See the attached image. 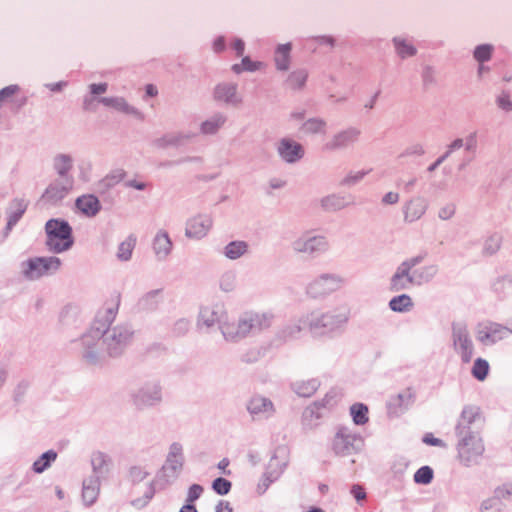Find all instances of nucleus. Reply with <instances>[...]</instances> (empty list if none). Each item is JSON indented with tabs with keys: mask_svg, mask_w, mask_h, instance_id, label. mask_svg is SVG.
Wrapping results in <instances>:
<instances>
[{
	"mask_svg": "<svg viewBox=\"0 0 512 512\" xmlns=\"http://www.w3.org/2000/svg\"><path fill=\"white\" fill-rule=\"evenodd\" d=\"M100 482L97 478H89L83 482L82 498L86 505H92L98 498Z\"/></svg>",
	"mask_w": 512,
	"mask_h": 512,
	"instance_id": "nucleus-12",
	"label": "nucleus"
},
{
	"mask_svg": "<svg viewBox=\"0 0 512 512\" xmlns=\"http://www.w3.org/2000/svg\"><path fill=\"white\" fill-rule=\"evenodd\" d=\"M232 47L236 51L237 56L243 55L245 44L241 39H235L232 43Z\"/></svg>",
	"mask_w": 512,
	"mask_h": 512,
	"instance_id": "nucleus-50",
	"label": "nucleus"
},
{
	"mask_svg": "<svg viewBox=\"0 0 512 512\" xmlns=\"http://www.w3.org/2000/svg\"><path fill=\"white\" fill-rule=\"evenodd\" d=\"M346 438H347V436H345L344 433H342V432L337 433L335 436V440H334L335 447H338L341 443H343Z\"/></svg>",
	"mask_w": 512,
	"mask_h": 512,
	"instance_id": "nucleus-58",
	"label": "nucleus"
},
{
	"mask_svg": "<svg viewBox=\"0 0 512 512\" xmlns=\"http://www.w3.org/2000/svg\"><path fill=\"white\" fill-rule=\"evenodd\" d=\"M134 246H135L134 239L129 238L126 241L122 242L118 249V257L121 260H128L132 255Z\"/></svg>",
	"mask_w": 512,
	"mask_h": 512,
	"instance_id": "nucleus-34",
	"label": "nucleus"
},
{
	"mask_svg": "<svg viewBox=\"0 0 512 512\" xmlns=\"http://www.w3.org/2000/svg\"><path fill=\"white\" fill-rule=\"evenodd\" d=\"M91 464L95 472L103 473L108 470L109 460L104 453L97 451L92 454Z\"/></svg>",
	"mask_w": 512,
	"mask_h": 512,
	"instance_id": "nucleus-24",
	"label": "nucleus"
},
{
	"mask_svg": "<svg viewBox=\"0 0 512 512\" xmlns=\"http://www.w3.org/2000/svg\"><path fill=\"white\" fill-rule=\"evenodd\" d=\"M419 258H413L403 262L391 279L390 289L394 292L406 289L411 284H421L432 275L430 269H417Z\"/></svg>",
	"mask_w": 512,
	"mask_h": 512,
	"instance_id": "nucleus-1",
	"label": "nucleus"
},
{
	"mask_svg": "<svg viewBox=\"0 0 512 512\" xmlns=\"http://www.w3.org/2000/svg\"><path fill=\"white\" fill-rule=\"evenodd\" d=\"M461 146H462V140L461 139L455 140L453 142V144L451 145L452 148H460Z\"/></svg>",
	"mask_w": 512,
	"mask_h": 512,
	"instance_id": "nucleus-63",
	"label": "nucleus"
},
{
	"mask_svg": "<svg viewBox=\"0 0 512 512\" xmlns=\"http://www.w3.org/2000/svg\"><path fill=\"white\" fill-rule=\"evenodd\" d=\"M182 466V457L180 454L171 453L169 458L167 459L166 464L164 465V471L168 470H176L177 468Z\"/></svg>",
	"mask_w": 512,
	"mask_h": 512,
	"instance_id": "nucleus-41",
	"label": "nucleus"
},
{
	"mask_svg": "<svg viewBox=\"0 0 512 512\" xmlns=\"http://www.w3.org/2000/svg\"><path fill=\"white\" fill-rule=\"evenodd\" d=\"M425 211V204L422 200H413L410 201L405 210V218L409 221H414L424 213Z\"/></svg>",
	"mask_w": 512,
	"mask_h": 512,
	"instance_id": "nucleus-21",
	"label": "nucleus"
},
{
	"mask_svg": "<svg viewBox=\"0 0 512 512\" xmlns=\"http://www.w3.org/2000/svg\"><path fill=\"white\" fill-rule=\"evenodd\" d=\"M197 225L199 227H196V225L194 224V237H202L210 229L211 220L208 218L199 217L197 219Z\"/></svg>",
	"mask_w": 512,
	"mask_h": 512,
	"instance_id": "nucleus-40",
	"label": "nucleus"
},
{
	"mask_svg": "<svg viewBox=\"0 0 512 512\" xmlns=\"http://www.w3.org/2000/svg\"><path fill=\"white\" fill-rule=\"evenodd\" d=\"M512 334V331L498 323H488L481 325L477 332V339L484 345H491Z\"/></svg>",
	"mask_w": 512,
	"mask_h": 512,
	"instance_id": "nucleus-4",
	"label": "nucleus"
},
{
	"mask_svg": "<svg viewBox=\"0 0 512 512\" xmlns=\"http://www.w3.org/2000/svg\"><path fill=\"white\" fill-rule=\"evenodd\" d=\"M324 122L318 119H310L304 123L302 129L307 134L320 133L324 130Z\"/></svg>",
	"mask_w": 512,
	"mask_h": 512,
	"instance_id": "nucleus-37",
	"label": "nucleus"
},
{
	"mask_svg": "<svg viewBox=\"0 0 512 512\" xmlns=\"http://www.w3.org/2000/svg\"><path fill=\"white\" fill-rule=\"evenodd\" d=\"M76 207L86 216H95L100 208L98 198L92 194L82 195L76 200Z\"/></svg>",
	"mask_w": 512,
	"mask_h": 512,
	"instance_id": "nucleus-9",
	"label": "nucleus"
},
{
	"mask_svg": "<svg viewBox=\"0 0 512 512\" xmlns=\"http://www.w3.org/2000/svg\"><path fill=\"white\" fill-rule=\"evenodd\" d=\"M318 389V382L316 380H308L297 383L296 392L303 397L312 396Z\"/></svg>",
	"mask_w": 512,
	"mask_h": 512,
	"instance_id": "nucleus-27",
	"label": "nucleus"
},
{
	"mask_svg": "<svg viewBox=\"0 0 512 512\" xmlns=\"http://www.w3.org/2000/svg\"><path fill=\"white\" fill-rule=\"evenodd\" d=\"M251 316V321L253 322V327L255 331H262L271 327L273 323L274 316L269 312H252L249 313Z\"/></svg>",
	"mask_w": 512,
	"mask_h": 512,
	"instance_id": "nucleus-16",
	"label": "nucleus"
},
{
	"mask_svg": "<svg viewBox=\"0 0 512 512\" xmlns=\"http://www.w3.org/2000/svg\"><path fill=\"white\" fill-rule=\"evenodd\" d=\"M483 451L484 446L481 439L472 434L463 438L458 445L459 456L465 462H471L480 456Z\"/></svg>",
	"mask_w": 512,
	"mask_h": 512,
	"instance_id": "nucleus-6",
	"label": "nucleus"
},
{
	"mask_svg": "<svg viewBox=\"0 0 512 512\" xmlns=\"http://www.w3.org/2000/svg\"><path fill=\"white\" fill-rule=\"evenodd\" d=\"M53 166L61 177H66L72 169V159L68 155L59 154L54 158Z\"/></svg>",
	"mask_w": 512,
	"mask_h": 512,
	"instance_id": "nucleus-20",
	"label": "nucleus"
},
{
	"mask_svg": "<svg viewBox=\"0 0 512 512\" xmlns=\"http://www.w3.org/2000/svg\"><path fill=\"white\" fill-rule=\"evenodd\" d=\"M65 85H66V83H64V82H58V83L48 84L47 87L51 91H60Z\"/></svg>",
	"mask_w": 512,
	"mask_h": 512,
	"instance_id": "nucleus-59",
	"label": "nucleus"
},
{
	"mask_svg": "<svg viewBox=\"0 0 512 512\" xmlns=\"http://www.w3.org/2000/svg\"><path fill=\"white\" fill-rule=\"evenodd\" d=\"M262 67L261 62H253L249 57H244L241 64H234L232 70L239 74L242 71H255Z\"/></svg>",
	"mask_w": 512,
	"mask_h": 512,
	"instance_id": "nucleus-29",
	"label": "nucleus"
},
{
	"mask_svg": "<svg viewBox=\"0 0 512 512\" xmlns=\"http://www.w3.org/2000/svg\"><path fill=\"white\" fill-rule=\"evenodd\" d=\"M113 305H114L113 308L108 309V315L106 317L107 322H111L113 320L115 313L118 309V306H119V297L118 296H115V298L113 299Z\"/></svg>",
	"mask_w": 512,
	"mask_h": 512,
	"instance_id": "nucleus-49",
	"label": "nucleus"
},
{
	"mask_svg": "<svg viewBox=\"0 0 512 512\" xmlns=\"http://www.w3.org/2000/svg\"><path fill=\"white\" fill-rule=\"evenodd\" d=\"M455 212V207L452 204H448L439 211V216L442 219H449Z\"/></svg>",
	"mask_w": 512,
	"mask_h": 512,
	"instance_id": "nucleus-45",
	"label": "nucleus"
},
{
	"mask_svg": "<svg viewBox=\"0 0 512 512\" xmlns=\"http://www.w3.org/2000/svg\"><path fill=\"white\" fill-rule=\"evenodd\" d=\"M72 188V180L66 179L65 185H50L44 194V197L48 199L49 201H56L59 199H62L68 191Z\"/></svg>",
	"mask_w": 512,
	"mask_h": 512,
	"instance_id": "nucleus-15",
	"label": "nucleus"
},
{
	"mask_svg": "<svg viewBox=\"0 0 512 512\" xmlns=\"http://www.w3.org/2000/svg\"><path fill=\"white\" fill-rule=\"evenodd\" d=\"M154 250L157 256L165 257L169 254L172 243L166 233H158L154 239Z\"/></svg>",
	"mask_w": 512,
	"mask_h": 512,
	"instance_id": "nucleus-17",
	"label": "nucleus"
},
{
	"mask_svg": "<svg viewBox=\"0 0 512 512\" xmlns=\"http://www.w3.org/2000/svg\"><path fill=\"white\" fill-rule=\"evenodd\" d=\"M180 512H192V487L189 489L187 503L181 508Z\"/></svg>",
	"mask_w": 512,
	"mask_h": 512,
	"instance_id": "nucleus-55",
	"label": "nucleus"
},
{
	"mask_svg": "<svg viewBox=\"0 0 512 512\" xmlns=\"http://www.w3.org/2000/svg\"><path fill=\"white\" fill-rule=\"evenodd\" d=\"M20 91V87L16 84L9 85L0 90V106L10 101L18 92Z\"/></svg>",
	"mask_w": 512,
	"mask_h": 512,
	"instance_id": "nucleus-38",
	"label": "nucleus"
},
{
	"mask_svg": "<svg viewBox=\"0 0 512 512\" xmlns=\"http://www.w3.org/2000/svg\"><path fill=\"white\" fill-rule=\"evenodd\" d=\"M307 80V73L304 71H295L293 72L289 78L288 83L289 86L293 89L301 88Z\"/></svg>",
	"mask_w": 512,
	"mask_h": 512,
	"instance_id": "nucleus-36",
	"label": "nucleus"
},
{
	"mask_svg": "<svg viewBox=\"0 0 512 512\" xmlns=\"http://www.w3.org/2000/svg\"><path fill=\"white\" fill-rule=\"evenodd\" d=\"M493 50H494V48L490 44L479 45L474 50V58L479 63H484V62L490 60Z\"/></svg>",
	"mask_w": 512,
	"mask_h": 512,
	"instance_id": "nucleus-30",
	"label": "nucleus"
},
{
	"mask_svg": "<svg viewBox=\"0 0 512 512\" xmlns=\"http://www.w3.org/2000/svg\"><path fill=\"white\" fill-rule=\"evenodd\" d=\"M413 302L410 296L402 294L392 298L389 307L395 312H405L412 308Z\"/></svg>",
	"mask_w": 512,
	"mask_h": 512,
	"instance_id": "nucleus-19",
	"label": "nucleus"
},
{
	"mask_svg": "<svg viewBox=\"0 0 512 512\" xmlns=\"http://www.w3.org/2000/svg\"><path fill=\"white\" fill-rule=\"evenodd\" d=\"M215 99L218 101H222L225 103H237L238 97H237V87L235 84L231 83H223L219 84L215 88L214 92Z\"/></svg>",
	"mask_w": 512,
	"mask_h": 512,
	"instance_id": "nucleus-11",
	"label": "nucleus"
},
{
	"mask_svg": "<svg viewBox=\"0 0 512 512\" xmlns=\"http://www.w3.org/2000/svg\"><path fill=\"white\" fill-rule=\"evenodd\" d=\"M356 137V133L354 131H348L340 133L335 137L333 142L329 144L330 148H337L341 146L347 145L350 141H352Z\"/></svg>",
	"mask_w": 512,
	"mask_h": 512,
	"instance_id": "nucleus-33",
	"label": "nucleus"
},
{
	"mask_svg": "<svg viewBox=\"0 0 512 512\" xmlns=\"http://www.w3.org/2000/svg\"><path fill=\"white\" fill-rule=\"evenodd\" d=\"M335 397L333 395H326L322 400L321 405L323 407H332L335 404Z\"/></svg>",
	"mask_w": 512,
	"mask_h": 512,
	"instance_id": "nucleus-57",
	"label": "nucleus"
},
{
	"mask_svg": "<svg viewBox=\"0 0 512 512\" xmlns=\"http://www.w3.org/2000/svg\"><path fill=\"white\" fill-rule=\"evenodd\" d=\"M280 156L287 162H295L303 156L302 146L292 140L283 139L278 147Z\"/></svg>",
	"mask_w": 512,
	"mask_h": 512,
	"instance_id": "nucleus-8",
	"label": "nucleus"
},
{
	"mask_svg": "<svg viewBox=\"0 0 512 512\" xmlns=\"http://www.w3.org/2000/svg\"><path fill=\"white\" fill-rule=\"evenodd\" d=\"M45 230L46 245L50 251L61 253L72 246V229L67 222L51 219L46 223Z\"/></svg>",
	"mask_w": 512,
	"mask_h": 512,
	"instance_id": "nucleus-2",
	"label": "nucleus"
},
{
	"mask_svg": "<svg viewBox=\"0 0 512 512\" xmlns=\"http://www.w3.org/2000/svg\"><path fill=\"white\" fill-rule=\"evenodd\" d=\"M55 492H56V495H57L58 499H60V500H63V499H64V497H65V493H64V491H63V489H62V488H60V487H58V486H57V487L55 488Z\"/></svg>",
	"mask_w": 512,
	"mask_h": 512,
	"instance_id": "nucleus-61",
	"label": "nucleus"
},
{
	"mask_svg": "<svg viewBox=\"0 0 512 512\" xmlns=\"http://www.w3.org/2000/svg\"><path fill=\"white\" fill-rule=\"evenodd\" d=\"M350 414L356 425H364L368 422V407L362 403H355L350 407Z\"/></svg>",
	"mask_w": 512,
	"mask_h": 512,
	"instance_id": "nucleus-18",
	"label": "nucleus"
},
{
	"mask_svg": "<svg viewBox=\"0 0 512 512\" xmlns=\"http://www.w3.org/2000/svg\"><path fill=\"white\" fill-rule=\"evenodd\" d=\"M216 512H232L230 503L227 501H220L216 506Z\"/></svg>",
	"mask_w": 512,
	"mask_h": 512,
	"instance_id": "nucleus-54",
	"label": "nucleus"
},
{
	"mask_svg": "<svg viewBox=\"0 0 512 512\" xmlns=\"http://www.w3.org/2000/svg\"><path fill=\"white\" fill-rule=\"evenodd\" d=\"M325 318H326V316H324V315L317 316V315L312 314L310 319H308L306 322L310 329H316V328L325 327L328 325V323L324 321Z\"/></svg>",
	"mask_w": 512,
	"mask_h": 512,
	"instance_id": "nucleus-43",
	"label": "nucleus"
},
{
	"mask_svg": "<svg viewBox=\"0 0 512 512\" xmlns=\"http://www.w3.org/2000/svg\"><path fill=\"white\" fill-rule=\"evenodd\" d=\"M510 495V491L505 487H498L495 492L494 496L488 500H486L483 503L484 509H490L496 506V500L505 498Z\"/></svg>",
	"mask_w": 512,
	"mask_h": 512,
	"instance_id": "nucleus-35",
	"label": "nucleus"
},
{
	"mask_svg": "<svg viewBox=\"0 0 512 512\" xmlns=\"http://www.w3.org/2000/svg\"><path fill=\"white\" fill-rule=\"evenodd\" d=\"M247 251V244L243 241H234L225 247V255L230 259H237Z\"/></svg>",
	"mask_w": 512,
	"mask_h": 512,
	"instance_id": "nucleus-23",
	"label": "nucleus"
},
{
	"mask_svg": "<svg viewBox=\"0 0 512 512\" xmlns=\"http://www.w3.org/2000/svg\"><path fill=\"white\" fill-rule=\"evenodd\" d=\"M446 156L447 154L443 157H440L433 165L429 167V171H433L438 165H440Z\"/></svg>",
	"mask_w": 512,
	"mask_h": 512,
	"instance_id": "nucleus-62",
	"label": "nucleus"
},
{
	"mask_svg": "<svg viewBox=\"0 0 512 512\" xmlns=\"http://www.w3.org/2000/svg\"><path fill=\"white\" fill-rule=\"evenodd\" d=\"M398 200H399V195H398V193H395V192H388L383 197V203H385V204H395L398 202Z\"/></svg>",
	"mask_w": 512,
	"mask_h": 512,
	"instance_id": "nucleus-52",
	"label": "nucleus"
},
{
	"mask_svg": "<svg viewBox=\"0 0 512 512\" xmlns=\"http://www.w3.org/2000/svg\"><path fill=\"white\" fill-rule=\"evenodd\" d=\"M394 44L398 55L402 58L413 56L416 53V48L404 39L395 38Z\"/></svg>",
	"mask_w": 512,
	"mask_h": 512,
	"instance_id": "nucleus-26",
	"label": "nucleus"
},
{
	"mask_svg": "<svg viewBox=\"0 0 512 512\" xmlns=\"http://www.w3.org/2000/svg\"><path fill=\"white\" fill-rule=\"evenodd\" d=\"M292 46L290 43L279 45L274 54V61L276 68L281 71H286L290 65V54Z\"/></svg>",
	"mask_w": 512,
	"mask_h": 512,
	"instance_id": "nucleus-13",
	"label": "nucleus"
},
{
	"mask_svg": "<svg viewBox=\"0 0 512 512\" xmlns=\"http://www.w3.org/2000/svg\"><path fill=\"white\" fill-rule=\"evenodd\" d=\"M323 206L326 209H337L341 207L340 203H336V199L333 197L323 200Z\"/></svg>",
	"mask_w": 512,
	"mask_h": 512,
	"instance_id": "nucleus-53",
	"label": "nucleus"
},
{
	"mask_svg": "<svg viewBox=\"0 0 512 512\" xmlns=\"http://www.w3.org/2000/svg\"><path fill=\"white\" fill-rule=\"evenodd\" d=\"M423 442L431 446H444L443 441L434 437L431 433H428L424 436Z\"/></svg>",
	"mask_w": 512,
	"mask_h": 512,
	"instance_id": "nucleus-46",
	"label": "nucleus"
},
{
	"mask_svg": "<svg viewBox=\"0 0 512 512\" xmlns=\"http://www.w3.org/2000/svg\"><path fill=\"white\" fill-rule=\"evenodd\" d=\"M498 104L501 108H503L505 110L512 109V102L510 101V99L507 95H503V96L499 97Z\"/></svg>",
	"mask_w": 512,
	"mask_h": 512,
	"instance_id": "nucleus-51",
	"label": "nucleus"
},
{
	"mask_svg": "<svg viewBox=\"0 0 512 512\" xmlns=\"http://www.w3.org/2000/svg\"><path fill=\"white\" fill-rule=\"evenodd\" d=\"M108 85L106 83L91 84L90 91L94 95L102 94L107 91Z\"/></svg>",
	"mask_w": 512,
	"mask_h": 512,
	"instance_id": "nucleus-47",
	"label": "nucleus"
},
{
	"mask_svg": "<svg viewBox=\"0 0 512 512\" xmlns=\"http://www.w3.org/2000/svg\"><path fill=\"white\" fill-rule=\"evenodd\" d=\"M203 322L207 326H211L218 322V317L210 309H204L200 312L199 323Z\"/></svg>",
	"mask_w": 512,
	"mask_h": 512,
	"instance_id": "nucleus-42",
	"label": "nucleus"
},
{
	"mask_svg": "<svg viewBox=\"0 0 512 512\" xmlns=\"http://www.w3.org/2000/svg\"><path fill=\"white\" fill-rule=\"evenodd\" d=\"M324 242L321 238H313V239H310L306 244H305V247H304V251H313L315 249L316 246H320V245H323Z\"/></svg>",
	"mask_w": 512,
	"mask_h": 512,
	"instance_id": "nucleus-48",
	"label": "nucleus"
},
{
	"mask_svg": "<svg viewBox=\"0 0 512 512\" xmlns=\"http://www.w3.org/2000/svg\"><path fill=\"white\" fill-rule=\"evenodd\" d=\"M454 347L460 353L462 360L470 362L473 355V344L468 332L464 329H455L453 332Z\"/></svg>",
	"mask_w": 512,
	"mask_h": 512,
	"instance_id": "nucleus-7",
	"label": "nucleus"
},
{
	"mask_svg": "<svg viewBox=\"0 0 512 512\" xmlns=\"http://www.w3.org/2000/svg\"><path fill=\"white\" fill-rule=\"evenodd\" d=\"M157 93H158L157 88H156L154 85H152V84H148V85L146 86V94H147L148 96H150V97H154V96H156V95H157Z\"/></svg>",
	"mask_w": 512,
	"mask_h": 512,
	"instance_id": "nucleus-60",
	"label": "nucleus"
},
{
	"mask_svg": "<svg viewBox=\"0 0 512 512\" xmlns=\"http://www.w3.org/2000/svg\"><path fill=\"white\" fill-rule=\"evenodd\" d=\"M214 491L219 495H226L231 489V482L225 478H217L212 485Z\"/></svg>",
	"mask_w": 512,
	"mask_h": 512,
	"instance_id": "nucleus-39",
	"label": "nucleus"
},
{
	"mask_svg": "<svg viewBox=\"0 0 512 512\" xmlns=\"http://www.w3.org/2000/svg\"><path fill=\"white\" fill-rule=\"evenodd\" d=\"M489 372V363L482 359L478 358L475 360L474 365L472 367V375L479 381L485 380Z\"/></svg>",
	"mask_w": 512,
	"mask_h": 512,
	"instance_id": "nucleus-25",
	"label": "nucleus"
},
{
	"mask_svg": "<svg viewBox=\"0 0 512 512\" xmlns=\"http://www.w3.org/2000/svg\"><path fill=\"white\" fill-rule=\"evenodd\" d=\"M56 453L53 451H48L44 453L38 460H36L33 464V468L35 472L41 473L43 472L49 465L51 461L56 459Z\"/></svg>",
	"mask_w": 512,
	"mask_h": 512,
	"instance_id": "nucleus-28",
	"label": "nucleus"
},
{
	"mask_svg": "<svg viewBox=\"0 0 512 512\" xmlns=\"http://www.w3.org/2000/svg\"><path fill=\"white\" fill-rule=\"evenodd\" d=\"M248 410L254 415L271 414L274 411V408L270 400L261 396H254L249 401Z\"/></svg>",
	"mask_w": 512,
	"mask_h": 512,
	"instance_id": "nucleus-14",
	"label": "nucleus"
},
{
	"mask_svg": "<svg viewBox=\"0 0 512 512\" xmlns=\"http://www.w3.org/2000/svg\"><path fill=\"white\" fill-rule=\"evenodd\" d=\"M214 50L216 52H221L224 50L225 47V41L223 37L217 38L213 43Z\"/></svg>",
	"mask_w": 512,
	"mask_h": 512,
	"instance_id": "nucleus-56",
	"label": "nucleus"
},
{
	"mask_svg": "<svg viewBox=\"0 0 512 512\" xmlns=\"http://www.w3.org/2000/svg\"><path fill=\"white\" fill-rule=\"evenodd\" d=\"M224 123V119L220 116L213 117L202 123L201 131L203 134L215 133Z\"/></svg>",
	"mask_w": 512,
	"mask_h": 512,
	"instance_id": "nucleus-31",
	"label": "nucleus"
},
{
	"mask_svg": "<svg viewBox=\"0 0 512 512\" xmlns=\"http://www.w3.org/2000/svg\"><path fill=\"white\" fill-rule=\"evenodd\" d=\"M338 280L334 277L323 276L309 286V293L316 297L336 289Z\"/></svg>",
	"mask_w": 512,
	"mask_h": 512,
	"instance_id": "nucleus-10",
	"label": "nucleus"
},
{
	"mask_svg": "<svg viewBox=\"0 0 512 512\" xmlns=\"http://www.w3.org/2000/svg\"><path fill=\"white\" fill-rule=\"evenodd\" d=\"M100 102L107 106V107H113L119 111L125 112V113H135V109L130 107L124 98L121 97H103L100 99Z\"/></svg>",
	"mask_w": 512,
	"mask_h": 512,
	"instance_id": "nucleus-22",
	"label": "nucleus"
},
{
	"mask_svg": "<svg viewBox=\"0 0 512 512\" xmlns=\"http://www.w3.org/2000/svg\"><path fill=\"white\" fill-rule=\"evenodd\" d=\"M221 330L225 338L229 340L245 337L250 332L255 331L249 313L245 314L237 323L222 324Z\"/></svg>",
	"mask_w": 512,
	"mask_h": 512,
	"instance_id": "nucleus-5",
	"label": "nucleus"
},
{
	"mask_svg": "<svg viewBox=\"0 0 512 512\" xmlns=\"http://www.w3.org/2000/svg\"><path fill=\"white\" fill-rule=\"evenodd\" d=\"M23 272L29 279H37L51 271H56L61 266L58 257H38L30 259L23 264Z\"/></svg>",
	"mask_w": 512,
	"mask_h": 512,
	"instance_id": "nucleus-3",
	"label": "nucleus"
},
{
	"mask_svg": "<svg viewBox=\"0 0 512 512\" xmlns=\"http://www.w3.org/2000/svg\"><path fill=\"white\" fill-rule=\"evenodd\" d=\"M227 466H228V461H226V460H222V461L219 463V467H220L221 469H225Z\"/></svg>",
	"mask_w": 512,
	"mask_h": 512,
	"instance_id": "nucleus-64",
	"label": "nucleus"
},
{
	"mask_svg": "<svg viewBox=\"0 0 512 512\" xmlns=\"http://www.w3.org/2000/svg\"><path fill=\"white\" fill-rule=\"evenodd\" d=\"M351 493L357 501H362L366 498V492L360 485H353L351 488Z\"/></svg>",
	"mask_w": 512,
	"mask_h": 512,
	"instance_id": "nucleus-44",
	"label": "nucleus"
},
{
	"mask_svg": "<svg viewBox=\"0 0 512 512\" xmlns=\"http://www.w3.org/2000/svg\"><path fill=\"white\" fill-rule=\"evenodd\" d=\"M433 479V470L429 466L419 468L414 474V481L419 484H429Z\"/></svg>",
	"mask_w": 512,
	"mask_h": 512,
	"instance_id": "nucleus-32",
	"label": "nucleus"
}]
</instances>
